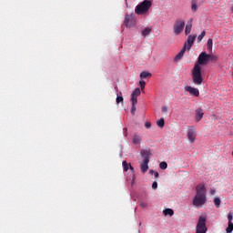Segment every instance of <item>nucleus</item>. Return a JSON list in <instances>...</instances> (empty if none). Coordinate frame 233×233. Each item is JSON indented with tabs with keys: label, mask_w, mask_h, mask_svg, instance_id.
Listing matches in <instances>:
<instances>
[{
	"label": "nucleus",
	"mask_w": 233,
	"mask_h": 233,
	"mask_svg": "<svg viewBox=\"0 0 233 233\" xmlns=\"http://www.w3.org/2000/svg\"><path fill=\"white\" fill-rule=\"evenodd\" d=\"M209 61L208 55L206 52H202L198 58L192 71L191 77L195 86H201L203 83V76L201 74V66L208 65Z\"/></svg>",
	"instance_id": "f257e3e1"
},
{
	"label": "nucleus",
	"mask_w": 233,
	"mask_h": 233,
	"mask_svg": "<svg viewBox=\"0 0 233 233\" xmlns=\"http://www.w3.org/2000/svg\"><path fill=\"white\" fill-rule=\"evenodd\" d=\"M196 196L193 199V205L201 208L207 202V190L204 184H198L196 187Z\"/></svg>",
	"instance_id": "f03ea898"
},
{
	"label": "nucleus",
	"mask_w": 233,
	"mask_h": 233,
	"mask_svg": "<svg viewBox=\"0 0 233 233\" xmlns=\"http://www.w3.org/2000/svg\"><path fill=\"white\" fill-rule=\"evenodd\" d=\"M152 7L151 0H144L136 6L135 13L138 15H146Z\"/></svg>",
	"instance_id": "7ed1b4c3"
},
{
	"label": "nucleus",
	"mask_w": 233,
	"mask_h": 233,
	"mask_svg": "<svg viewBox=\"0 0 233 233\" xmlns=\"http://www.w3.org/2000/svg\"><path fill=\"white\" fill-rule=\"evenodd\" d=\"M124 25L127 28L136 27V25H137V16H136V14L134 12H132L131 14H126L125 15Z\"/></svg>",
	"instance_id": "20e7f679"
},
{
	"label": "nucleus",
	"mask_w": 233,
	"mask_h": 233,
	"mask_svg": "<svg viewBox=\"0 0 233 233\" xmlns=\"http://www.w3.org/2000/svg\"><path fill=\"white\" fill-rule=\"evenodd\" d=\"M185 26H186L185 20H182L181 18L176 20L173 25L174 35H179L180 34H182L185 29Z\"/></svg>",
	"instance_id": "39448f33"
},
{
	"label": "nucleus",
	"mask_w": 233,
	"mask_h": 233,
	"mask_svg": "<svg viewBox=\"0 0 233 233\" xmlns=\"http://www.w3.org/2000/svg\"><path fill=\"white\" fill-rule=\"evenodd\" d=\"M206 223L207 218L205 216H200L197 224L196 233H207L208 228Z\"/></svg>",
	"instance_id": "423d86ee"
},
{
	"label": "nucleus",
	"mask_w": 233,
	"mask_h": 233,
	"mask_svg": "<svg viewBox=\"0 0 233 233\" xmlns=\"http://www.w3.org/2000/svg\"><path fill=\"white\" fill-rule=\"evenodd\" d=\"M197 137V131L194 127H187V139L189 143H194L196 141Z\"/></svg>",
	"instance_id": "0eeeda50"
},
{
	"label": "nucleus",
	"mask_w": 233,
	"mask_h": 233,
	"mask_svg": "<svg viewBox=\"0 0 233 233\" xmlns=\"http://www.w3.org/2000/svg\"><path fill=\"white\" fill-rule=\"evenodd\" d=\"M185 90L188 92L191 96H194L198 97L199 96V90L196 87H193L191 86H186Z\"/></svg>",
	"instance_id": "6e6552de"
},
{
	"label": "nucleus",
	"mask_w": 233,
	"mask_h": 233,
	"mask_svg": "<svg viewBox=\"0 0 233 233\" xmlns=\"http://www.w3.org/2000/svg\"><path fill=\"white\" fill-rule=\"evenodd\" d=\"M186 52H187V43L184 45L181 51L175 56V61H180L182 57H184Z\"/></svg>",
	"instance_id": "1a4fd4ad"
},
{
	"label": "nucleus",
	"mask_w": 233,
	"mask_h": 233,
	"mask_svg": "<svg viewBox=\"0 0 233 233\" xmlns=\"http://www.w3.org/2000/svg\"><path fill=\"white\" fill-rule=\"evenodd\" d=\"M141 95V90L139 87H137L132 92L131 101H134L135 103H137V97Z\"/></svg>",
	"instance_id": "9d476101"
},
{
	"label": "nucleus",
	"mask_w": 233,
	"mask_h": 233,
	"mask_svg": "<svg viewBox=\"0 0 233 233\" xmlns=\"http://www.w3.org/2000/svg\"><path fill=\"white\" fill-rule=\"evenodd\" d=\"M197 35H188L187 40V50H190L192 48V46L194 45V41L196 39Z\"/></svg>",
	"instance_id": "9b49d317"
},
{
	"label": "nucleus",
	"mask_w": 233,
	"mask_h": 233,
	"mask_svg": "<svg viewBox=\"0 0 233 233\" xmlns=\"http://www.w3.org/2000/svg\"><path fill=\"white\" fill-rule=\"evenodd\" d=\"M141 156L142 157L144 158L143 161H147V162H150V152L147 149H143L141 151Z\"/></svg>",
	"instance_id": "f8f14e48"
},
{
	"label": "nucleus",
	"mask_w": 233,
	"mask_h": 233,
	"mask_svg": "<svg viewBox=\"0 0 233 233\" xmlns=\"http://www.w3.org/2000/svg\"><path fill=\"white\" fill-rule=\"evenodd\" d=\"M204 116L203 110L198 108L196 110V120L197 122L200 121Z\"/></svg>",
	"instance_id": "ddd939ff"
},
{
	"label": "nucleus",
	"mask_w": 233,
	"mask_h": 233,
	"mask_svg": "<svg viewBox=\"0 0 233 233\" xmlns=\"http://www.w3.org/2000/svg\"><path fill=\"white\" fill-rule=\"evenodd\" d=\"M148 163L149 161L147 160H143L142 163H141V171L143 173H146L148 171Z\"/></svg>",
	"instance_id": "4468645a"
},
{
	"label": "nucleus",
	"mask_w": 233,
	"mask_h": 233,
	"mask_svg": "<svg viewBox=\"0 0 233 233\" xmlns=\"http://www.w3.org/2000/svg\"><path fill=\"white\" fill-rule=\"evenodd\" d=\"M152 77V74L149 73V72H147V71H143L141 74H140V78L143 80V79H146V78H150Z\"/></svg>",
	"instance_id": "2eb2a0df"
},
{
	"label": "nucleus",
	"mask_w": 233,
	"mask_h": 233,
	"mask_svg": "<svg viewBox=\"0 0 233 233\" xmlns=\"http://www.w3.org/2000/svg\"><path fill=\"white\" fill-rule=\"evenodd\" d=\"M191 31H192V21L187 22V25H186V28H185V34L188 35L190 34Z\"/></svg>",
	"instance_id": "dca6fc26"
},
{
	"label": "nucleus",
	"mask_w": 233,
	"mask_h": 233,
	"mask_svg": "<svg viewBox=\"0 0 233 233\" xmlns=\"http://www.w3.org/2000/svg\"><path fill=\"white\" fill-rule=\"evenodd\" d=\"M163 214L165 216L168 215V216L172 217L175 214V212L172 208H166V209L163 210Z\"/></svg>",
	"instance_id": "f3484780"
},
{
	"label": "nucleus",
	"mask_w": 233,
	"mask_h": 233,
	"mask_svg": "<svg viewBox=\"0 0 233 233\" xmlns=\"http://www.w3.org/2000/svg\"><path fill=\"white\" fill-rule=\"evenodd\" d=\"M233 232V222H228V228H226V233Z\"/></svg>",
	"instance_id": "a211bd4d"
},
{
	"label": "nucleus",
	"mask_w": 233,
	"mask_h": 233,
	"mask_svg": "<svg viewBox=\"0 0 233 233\" xmlns=\"http://www.w3.org/2000/svg\"><path fill=\"white\" fill-rule=\"evenodd\" d=\"M140 141H141V138H140V137L138 135H135L133 137V143H134V145H139Z\"/></svg>",
	"instance_id": "6ab92c4d"
},
{
	"label": "nucleus",
	"mask_w": 233,
	"mask_h": 233,
	"mask_svg": "<svg viewBox=\"0 0 233 233\" xmlns=\"http://www.w3.org/2000/svg\"><path fill=\"white\" fill-rule=\"evenodd\" d=\"M168 165L166 161H162L159 163V168L162 170H166L167 168Z\"/></svg>",
	"instance_id": "aec40b11"
},
{
	"label": "nucleus",
	"mask_w": 233,
	"mask_h": 233,
	"mask_svg": "<svg viewBox=\"0 0 233 233\" xmlns=\"http://www.w3.org/2000/svg\"><path fill=\"white\" fill-rule=\"evenodd\" d=\"M157 127L163 128L165 127V119L160 118L159 120L157 121Z\"/></svg>",
	"instance_id": "412c9836"
},
{
	"label": "nucleus",
	"mask_w": 233,
	"mask_h": 233,
	"mask_svg": "<svg viewBox=\"0 0 233 233\" xmlns=\"http://www.w3.org/2000/svg\"><path fill=\"white\" fill-rule=\"evenodd\" d=\"M151 31H152V29L147 27L142 31V35L146 37L147 35H148L151 33Z\"/></svg>",
	"instance_id": "4be33fe9"
},
{
	"label": "nucleus",
	"mask_w": 233,
	"mask_h": 233,
	"mask_svg": "<svg viewBox=\"0 0 233 233\" xmlns=\"http://www.w3.org/2000/svg\"><path fill=\"white\" fill-rule=\"evenodd\" d=\"M132 102V109H131V114L133 116H135L136 114V111H137V107H136V105L137 104V102H135V101H131Z\"/></svg>",
	"instance_id": "5701e85b"
},
{
	"label": "nucleus",
	"mask_w": 233,
	"mask_h": 233,
	"mask_svg": "<svg viewBox=\"0 0 233 233\" xmlns=\"http://www.w3.org/2000/svg\"><path fill=\"white\" fill-rule=\"evenodd\" d=\"M207 46L209 51H212V47H213V40L212 39L208 40Z\"/></svg>",
	"instance_id": "b1692460"
},
{
	"label": "nucleus",
	"mask_w": 233,
	"mask_h": 233,
	"mask_svg": "<svg viewBox=\"0 0 233 233\" xmlns=\"http://www.w3.org/2000/svg\"><path fill=\"white\" fill-rule=\"evenodd\" d=\"M191 9H192L193 12H197L198 5L196 3V0H192Z\"/></svg>",
	"instance_id": "393cba45"
},
{
	"label": "nucleus",
	"mask_w": 233,
	"mask_h": 233,
	"mask_svg": "<svg viewBox=\"0 0 233 233\" xmlns=\"http://www.w3.org/2000/svg\"><path fill=\"white\" fill-rule=\"evenodd\" d=\"M208 61L216 63V61H218V56H216L215 55H208Z\"/></svg>",
	"instance_id": "a878e982"
},
{
	"label": "nucleus",
	"mask_w": 233,
	"mask_h": 233,
	"mask_svg": "<svg viewBox=\"0 0 233 233\" xmlns=\"http://www.w3.org/2000/svg\"><path fill=\"white\" fill-rule=\"evenodd\" d=\"M123 100H124V98L122 96V93L120 92L119 95H117L116 101L117 104H119V103H122Z\"/></svg>",
	"instance_id": "bb28decb"
},
{
	"label": "nucleus",
	"mask_w": 233,
	"mask_h": 233,
	"mask_svg": "<svg viewBox=\"0 0 233 233\" xmlns=\"http://www.w3.org/2000/svg\"><path fill=\"white\" fill-rule=\"evenodd\" d=\"M123 168L125 172H127V170L129 169V164L126 160L123 161Z\"/></svg>",
	"instance_id": "cd10ccee"
},
{
	"label": "nucleus",
	"mask_w": 233,
	"mask_h": 233,
	"mask_svg": "<svg viewBox=\"0 0 233 233\" xmlns=\"http://www.w3.org/2000/svg\"><path fill=\"white\" fill-rule=\"evenodd\" d=\"M220 203H221L220 198H216L214 199V204L216 205L217 208H219V207H220Z\"/></svg>",
	"instance_id": "c85d7f7f"
},
{
	"label": "nucleus",
	"mask_w": 233,
	"mask_h": 233,
	"mask_svg": "<svg viewBox=\"0 0 233 233\" xmlns=\"http://www.w3.org/2000/svg\"><path fill=\"white\" fill-rule=\"evenodd\" d=\"M233 221V213L230 212L229 214H228V223H232Z\"/></svg>",
	"instance_id": "c756f323"
},
{
	"label": "nucleus",
	"mask_w": 233,
	"mask_h": 233,
	"mask_svg": "<svg viewBox=\"0 0 233 233\" xmlns=\"http://www.w3.org/2000/svg\"><path fill=\"white\" fill-rule=\"evenodd\" d=\"M139 85H140V86H141V90L144 91V89H145V87H146V81L141 80V81L139 82Z\"/></svg>",
	"instance_id": "7c9ffc66"
},
{
	"label": "nucleus",
	"mask_w": 233,
	"mask_h": 233,
	"mask_svg": "<svg viewBox=\"0 0 233 233\" xmlns=\"http://www.w3.org/2000/svg\"><path fill=\"white\" fill-rule=\"evenodd\" d=\"M205 35H206V32L203 31V32L201 33V35H199L198 36V42H200V41L203 39V37H204Z\"/></svg>",
	"instance_id": "2f4dec72"
},
{
	"label": "nucleus",
	"mask_w": 233,
	"mask_h": 233,
	"mask_svg": "<svg viewBox=\"0 0 233 233\" xmlns=\"http://www.w3.org/2000/svg\"><path fill=\"white\" fill-rule=\"evenodd\" d=\"M149 173L154 174V177L156 178L159 177V173L157 171H155L153 169L149 170Z\"/></svg>",
	"instance_id": "473e14b6"
},
{
	"label": "nucleus",
	"mask_w": 233,
	"mask_h": 233,
	"mask_svg": "<svg viewBox=\"0 0 233 233\" xmlns=\"http://www.w3.org/2000/svg\"><path fill=\"white\" fill-rule=\"evenodd\" d=\"M158 184L157 182H153V186H151V187H153L154 190L157 189Z\"/></svg>",
	"instance_id": "72a5a7b5"
},
{
	"label": "nucleus",
	"mask_w": 233,
	"mask_h": 233,
	"mask_svg": "<svg viewBox=\"0 0 233 233\" xmlns=\"http://www.w3.org/2000/svg\"><path fill=\"white\" fill-rule=\"evenodd\" d=\"M167 111H168V107L167 106H163L162 107V112L163 113H167Z\"/></svg>",
	"instance_id": "f704fd0d"
},
{
	"label": "nucleus",
	"mask_w": 233,
	"mask_h": 233,
	"mask_svg": "<svg viewBox=\"0 0 233 233\" xmlns=\"http://www.w3.org/2000/svg\"><path fill=\"white\" fill-rule=\"evenodd\" d=\"M145 127H146V128H150L152 127V125L149 122H146Z\"/></svg>",
	"instance_id": "c9c22d12"
},
{
	"label": "nucleus",
	"mask_w": 233,
	"mask_h": 233,
	"mask_svg": "<svg viewBox=\"0 0 233 233\" xmlns=\"http://www.w3.org/2000/svg\"><path fill=\"white\" fill-rule=\"evenodd\" d=\"M140 205H141L142 208H147V204L145 203V202H141Z\"/></svg>",
	"instance_id": "e433bc0d"
},
{
	"label": "nucleus",
	"mask_w": 233,
	"mask_h": 233,
	"mask_svg": "<svg viewBox=\"0 0 233 233\" xmlns=\"http://www.w3.org/2000/svg\"><path fill=\"white\" fill-rule=\"evenodd\" d=\"M129 169L134 172V167L131 166V164H129Z\"/></svg>",
	"instance_id": "4c0bfd02"
},
{
	"label": "nucleus",
	"mask_w": 233,
	"mask_h": 233,
	"mask_svg": "<svg viewBox=\"0 0 233 233\" xmlns=\"http://www.w3.org/2000/svg\"><path fill=\"white\" fill-rule=\"evenodd\" d=\"M123 130H124V132H125V136H127V127H125Z\"/></svg>",
	"instance_id": "58836bf2"
},
{
	"label": "nucleus",
	"mask_w": 233,
	"mask_h": 233,
	"mask_svg": "<svg viewBox=\"0 0 233 233\" xmlns=\"http://www.w3.org/2000/svg\"><path fill=\"white\" fill-rule=\"evenodd\" d=\"M214 193H215V191H214V190H212V191H211V194H212V195H214Z\"/></svg>",
	"instance_id": "ea45409f"
},
{
	"label": "nucleus",
	"mask_w": 233,
	"mask_h": 233,
	"mask_svg": "<svg viewBox=\"0 0 233 233\" xmlns=\"http://www.w3.org/2000/svg\"><path fill=\"white\" fill-rule=\"evenodd\" d=\"M231 11H233V7L231 8Z\"/></svg>",
	"instance_id": "a19ab883"
},
{
	"label": "nucleus",
	"mask_w": 233,
	"mask_h": 233,
	"mask_svg": "<svg viewBox=\"0 0 233 233\" xmlns=\"http://www.w3.org/2000/svg\"><path fill=\"white\" fill-rule=\"evenodd\" d=\"M231 155L233 156V152L231 153Z\"/></svg>",
	"instance_id": "79ce46f5"
},
{
	"label": "nucleus",
	"mask_w": 233,
	"mask_h": 233,
	"mask_svg": "<svg viewBox=\"0 0 233 233\" xmlns=\"http://www.w3.org/2000/svg\"><path fill=\"white\" fill-rule=\"evenodd\" d=\"M126 1V3H127V0H125Z\"/></svg>",
	"instance_id": "37998d69"
}]
</instances>
